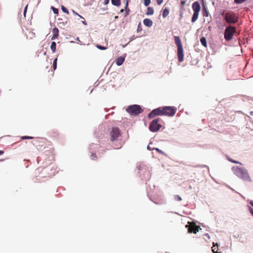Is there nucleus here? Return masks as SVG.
<instances>
[{
    "label": "nucleus",
    "mask_w": 253,
    "mask_h": 253,
    "mask_svg": "<svg viewBox=\"0 0 253 253\" xmlns=\"http://www.w3.org/2000/svg\"><path fill=\"white\" fill-rule=\"evenodd\" d=\"M234 173L239 178L247 182H251L252 179L247 169L239 167H233Z\"/></svg>",
    "instance_id": "obj_1"
},
{
    "label": "nucleus",
    "mask_w": 253,
    "mask_h": 253,
    "mask_svg": "<svg viewBox=\"0 0 253 253\" xmlns=\"http://www.w3.org/2000/svg\"><path fill=\"white\" fill-rule=\"evenodd\" d=\"M175 43L177 46V57L179 62H182L183 61V47L181 43V40L179 37H174Z\"/></svg>",
    "instance_id": "obj_2"
},
{
    "label": "nucleus",
    "mask_w": 253,
    "mask_h": 253,
    "mask_svg": "<svg viewBox=\"0 0 253 253\" xmlns=\"http://www.w3.org/2000/svg\"><path fill=\"white\" fill-rule=\"evenodd\" d=\"M224 19L228 23L235 24L238 22V16L232 11H229L225 13Z\"/></svg>",
    "instance_id": "obj_3"
},
{
    "label": "nucleus",
    "mask_w": 253,
    "mask_h": 253,
    "mask_svg": "<svg viewBox=\"0 0 253 253\" xmlns=\"http://www.w3.org/2000/svg\"><path fill=\"white\" fill-rule=\"evenodd\" d=\"M126 111L130 115L136 116L143 112V110L138 105H133L128 106Z\"/></svg>",
    "instance_id": "obj_4"
},
{
    "label": "nucleus",
    "mask_w": 253,
    "mask_h": 253,
    "mask_svg": "<svg viewBox=\"0 0 253 253\" xmlns=\"http://www.w3.org/2000/svg\"><path fill=\"white\" fill-rule=\"evenodd\" d=\"M236 28L234 26L227 27L224 31V38L227 41H230L233 38L234 34L236 32Z\"/></svg>",
    "instance_id": "obj_5"
},
{
    "label": "nucleus",
    "mask_w": 253,
    "mask_h": 253,
    "mask_svg": "<svg viewBox=\"0 0 253 253\" xmlns=\"http://www.w3.org/2000/svg\"><path fill=\"white\" fill-rule=\"evenodd\" d=\"M161 121V119H157L153 120L149 126L150 131L152 132L158 131L162 126L161 124L159 123Z\"/></svg>",
    "instance_id": "obj_6"
},
{
    "label": "nucleus",
    "mask_w": 253,
    "mask_h": 253,
    "mask_svg": "<svg viewBox=\"0 0 253 253\" xmlns=\"http://www.w3.org/2000/svg\"><path fill=\"white\" fill-rule=\"evenodd\" d=\"M176 111V108L173 106L163 107L164 116H168L170 117L173 116Z\"/></svg>",
    "instance_id": "obj_7"
},
{
    "label": "nucleus",
    "mask_w": 253,
    "mask_h": 253,
    "mask_svg": "<svg viewBox=\"0 0 253 253\" xmlns=\"http://www.w3.org/2000/svg\"><path fill=\"white\" fill-rule=\"evenodd\" d=\"M188 224L186 225L185 227L187 228L188 233L196 234L199 231L200 227L197 225L194 222H188Z\"/></svg>",
    "instance_id": "obj_8"
},
{
    "label": "nucleus",
    "mask_w": 253,
    "mask_h": 253,
    "mask_svg": "<svg viewBox=\"0 0 253 253\" xmlns=\"http://www.w3.org/2000/svg\"><path fill=\"white\" fill-rule=\"evenodd\" d=\"M157 116H164L163 107H159L152 110L149 114L148 118L152 119Z\"/></svg>",
    "instance_id": "obj_9"
},
{
    "label": "nucleus",
    "mask_w": 253,
    "mask_h": 253,
    "mask_svg": "<svg viewBox=\"0 0 253 253\" xmlns=\"http://www.w3.org/2000/svg\"><path fill=\"white\" fill-rule=\"evenodd\" d=\"M121 135L120 129L118 127H113L110 133V139L111 141H114Z\"/></svg>",
    "instance_id": "obj_10"
},
{
    "label": "nucleus",
    "mask_w": 253,
    "mask_h": 253,
    "mask_svg": "<svg viewBox=\"0 0 253 253\" xmlns=\"http://www.w3.org/2000/svg\"><path fill=\"white\" fill-rule=\"evenodd\" d=\"M192 9L194 12L199 13L201 9L200 3L198 1H195L192 4Z\"/></svg>",
    "instance_id": "obj_11"
},
{
    "label": "nucleus",
    "mask_w": 253,
    "mask_h": 253,
    "mask_svg": "<svg viewBox=\"0 0 253 253\" xmlns=\"http://www.w3.org/2000/svg\"><path fill=\"white\" fill-rule=\"evenodd\" d=\"M52 32L53 35L51 38V40H54L57 39L59 36V30L57 28L55 27L52 29Z\"/></svg>",
    "instance_id": "obj_12"
},
{
    "label": "nucleus",
    "mask_w": 253,
    "mask_h": 253,
    "mask_svg": "<svg viewBox=\"0 0 253 253\" xmlns=\"http://www.w3.org/2000/svg\"><path fill=\"white\" fill-rule=\"evenodd\" d=\"M143 23L146 26H147L148 27H150L153 25L152 21L151 19H148V18L144 19L143 20Z\"/></svg>",
    "instance_id": "obj_13"
},
{
    "label": "nucleus",
    "mask_w": 253,
    "mask_h": 253,
    "mask_svg": "<svg viewBox=\"0 0 253 253\" xmlns=\"http://www.w3.org/2000/svg\"><path fill=\"white\" fill-rule=\"evenodd\" d=\"M125 61V57L120 56L118 57L116 60V63L118 66H121L123 64Z\"/></svg>",
    "instance_id": "obj_14"
},
{
    "label": "nucleus",
    "mask_w": 253,
    "mask_h": 253,
    "mask_svg": "<svg viewBox=\"0 0 253 253\" xmlns=\"http://www.w3.org/2000/svg\"><path fill=\"white\" fill-rule=\"evenodd\" d=\"M50 136L53 139H55L59 137V134L57 131H53L50 133Z\"/></svg>",
    "instance_id": "obj_15"
},
{
    "label": "nucleus",
    "mask_w": 253,
    "mask_h": 253,
    "mask_svg": "<svg viewBox=\"0 0 253 253\" xmlns=\"http://www.w3.org/2000/svg\"><path fill=\"white\" fill-rule=\"evenodd\" d=\"M169 14V10L168 8L166 7L163 11V14H162L163 17L164 18H166L168 16Z\"/></svg>",
    "instance_id": "obj_16"
},
{
    "label": "nucleus",
    "mask_w": 253,
    "mask_h": 253,
    "mask_svg": "<svg viewBox=\"0 0 253 253\" xmlns=\"http://www.w3.org/2000/svg\"><path fill=\"white\" fill-rule=\"evenodd\" d=\"M198 16H199V13L194 12L193 15L192 16V20H191L192 22H195L197 20V19L198 18Z\"/></svg>",
    "instance_id": "obj_17"
},
{
    "label": "nucleus",
    "mask_w": 253,
    "mask_h": 253,
    "mask_svg": "<svg viewBox=\"0 0 253 253\" xmlns=\"http://www.w3.org/2000/svg\"><path fill=\"white\" fill-rule=\"evenodd\" d=\"M154 13V9L153 8L151 7H148L147 8V11L146 12V14L149 15H152Z\"/></svg>",
    "instance_id": "obj_18"
},
{
    "label": "nucleus",
    "mask_w": 253,
    "mask_h": 253,
    "mask_svg": "<svg viewBox=\"0 0 253 253\" xmlns=\"http://www.w3.org/2000/svg\"><path fill=\"white\" fill-rule=\"evenodd\" d=\"M56 42H51V45H50V48L52 51V52L54 53L56 51Z\"/></svg>",
    "instance_id": "obj_19"
},
{
    "label": "nucleus",
    "mask_w": 253,
    "mask_h": 253,
    "mask_svg": "<svg viewBox=\"0 0 253 253\" xmlns=\"http://www.w3.org/2000/svg\"><path fill=\"white\" fill-rule=\"evenodd\" d=\"M111 2L112 4L116 6H119L121 4L120 0H111Z\"/></svg>",
    "instance_id": "obj_20"
},
{
    "label": "nucleus",
    "mask_w": 253,
    "mask_h": 253,
    "mask_svg": "<svg viewBox=\"0 0 253 253\" xmlns=\"http://www.w3.org/2000/svg\"><path fill=\"white\" fill-rule=\"evenodd\" d=\"M200 42L203 45H204L205 47H207V41L205 37H202L201 38Z\"/></svg>",
    "instance_id": "obj_21"
},
{
    "label": "nucleus",
    "mask_w": 253,
    "mask_h": 253,
    "mask_svg": "<svg viewBox=\"0 0 253 253\" xmlns=\"http://www.w3.org/2000/svg\"><path fill=\"white\" fill-rule=\"evenodd\" d=\"M217 247H218V245L217 243L215 244V245L213 243V247H212V251L214 253H216L217 252H218V249H217Z\"/></svg>",
    "instance_id": "obj_22"
},
{
    "label": "nucleus",
    "mask_w": 253,
    "mask_h": 253,
    "mask_svg": "<svg viewBox=\"0 0 253 253\" xmlns=\"http://www.w3.org/2000/svg\"><path fill=\"white\" fill-rule=\"evenodd\" d=\"M128 0H127L126 4V6H125V11H126V14L125 16L129 14V9L128 7Z\"/></svg>",
    "instance_id": "obj_23"
},
{
    "label": "nucleus",
    "mask_w": 253,
    "mask_h": 253,
    "mask_svg": "<svg viewBox=\"0 0 253 253\" xmlns=\"http://www.w3.org/2000/svg\"><path fill=\"white\" fill-rule=\"evenodd\" d=\"M57 58H55L54 60V61H53V68L54 70H56V69L57 68Z\"/></svg>",
    "instance_id": "obj_24"
},
{
    "label": "nucleus",
    "mask_w": 253,
    "mask_h": 253,
    "mask_svg": "<svg viewBox=\"0 0 253 253\" xmlns=\"http://www.w3.org/2000/svg\"><path fill=\"white\" fill-rule=\"evenodd\" d=\"M142 30V28L141 24V23H139L137 26V32H141Z\"/></svg>",
    "instance_id": "obj_25"
},
{
    "label": "nucleus",
    "mask_w": 253,
    "mask_h": 253,
    "mask_svg": "<svg viewBox=\"0 0 253 253\" xmlns=\"http://www.w3.org/2000/svg\"><path fill=\"white\" fill-rule=\"evenodd\" d=\"M61 9L64 12H65L67 14L69 13V11H68V9L65 7H64L63 5L61 6Z\"/></svg>",
    "instance_id": "obj_26"
},
{
    "label": "nucleus",
    "mask_w": 253,
    "mask_h": 253,
    "mask_svg": "<svg viewBox=\"0 0 253 253\" xmlns=\"http://www.w3.org/2000/svg\"><path fill=\"white\" fill-rule=\"evenodd\" d=\"M174 199L175 200L177 201H180L182 200L181 198L179 195H175L174 196Z\"/></svg>",
    "instance_id": "obj_27"
},
{
    "label": "nucleus",
    "mask_w": 253,
    "mask_h": 253,
    "mask_svg": "<svg viewBox=\"0 0 253 253\" xmlns=\"http://www.w3.org/2000/svg\"><path fill=\"white\" fill-rule=\"evenodd\" d=\"M151 0H144V4L147 6L150 4Z\"/></svg>",
    "instance_id": "obj_28"
},
{
    "label": "nucleus",
    "mask_w": 253,
    "mask_h": 253,
    "mask_svg": "<svg viewBox=\"0 0 253 253\" xmlns=\"http://www.w3.org/2000/svg\"><path fill=\"white\" fill-rule=\"evenodd\" d=\"M90 158L92 160H96L97 159V156L95 153H92L90 156Z\"/></svg>",
    "instance_id": "obj_29"
},
{
    "label": "nucleus",
    "mask_w": 253,
    "mask_h": 253,
    "mask_svg": "<svg viewBox=\"0 0 253 253\" xmlns=\"http://www.w3.org/2000/svg\"><path fill=\"white\" fill-rule=\"evenodd\" d=\"M96 47H97V48L100 49V50H105L107 48L105 46H101L100 45H96Z\"/></svg>",
    "instance_id": "obj_30"
},
{
    "label": "nucleus",
    "mask_w": 253,
    "mask_h": 253,
    "mask_svg": "<svg viewBox=\"0 0 253 253\" xmlns=\"http://www.w3.org/2000/svg\"><path fill=\"white\" fill-rule=\"evenodd\" d=\"M208 14L209 13L208 11L206 10V8L204 7V11H203V16L205 17H208Z\"/></svg>",
    "instance_id": "obj_31"
},
{
    "label": "nucleus",
    "mask_w": 253,
    "mask_h": 253,
    "mask_svg": "<svg viewBox=\"0 0 253 253\" xmlns=\"http://www.w3.org/2000/svg\"><path fill=\"white\" fill-rule=\"evenodd\" d=\"M33 137L32 136H24L21 137L22 139H32Z\"/></svg>",
    "instance_id": "obj_32"
},
{
    "label": "nucleus",
    "mask_w": 253,
    "mask_h": 253,
    "mask_svg": "<svg viewBox=\"0 0 253 253\" xmlns=\"http://www.w3.org/2000/svg\"><path fill=\"white\" fill-rule=\"evenodd\" d=\"M52 10H53V12L54 14H58V9L54 7H51Z\"/></svg>",
    "instance_id": "obj_33"
},
{
    "label": "nucleus",
    "mask_w": 253,
    "mask_h": 253,
    "mask_svg": "<svg viewBox=\"0 0 253 253\" xmlns=\"http://www.w3.org/2000/svg\"><path fill=\"white\" fill-rule=\"evenodd\" d=\"M228 160L229 161L231 162L232 163H234V164H240V163H239V162L235 161V160H233L231 159H229Z\"/></svg>",
    "instance_id": "obj_34"
},
{
    "label": "nucleus",
    "mask_w": 253,
    "mask_h": 253,
    "mask_svg": "<svg viewBox=\"0 0 253 253\" xmlns=\"http://www.w3.org/2000/svg\"><path fill=\"white\" fill-rule=\"evenodd\" d=\"M27 7H28V5H27L24 8V13H23L24 17H26V12L27 10Z\"/></svg>",
    "instance_id": "obj_35"
},
{
    "label": "nucleus",
    "mask_w": 253,
    "mask_h": 253,
    "mask_svg": "<svg viewBox=\"0 0 253 253\" xmlns=\"http://www.w3.org/2000/svg\"><path fill=\"white\" fill-rule=\"evenodd\" d=\"M163 2V0H157V2L158 5H161Z\"/></svg>",
    "instance_id": "obj_36"
},
{
    "label": "nucleus",
    "mask_w": 253,
    "mask_h": 253,
    "mask_svg": "<svg viewBox=\"0 0 253 253\" xmlns=\"http://www.w3.org/2000/svg\"><path fill=\"white\" fill-rule=\"evenodd\" d=\"M180 3H181V7H183L184 5V4H185V1L182 0V1H181Z\"/></svg>",
    "instance_id": "obj_37"
},
{
    "label": "nucleus",
    "mask_w": 253,
    "mask_h": 253,
    "mask_svg": "<svg viewBox=\"0 0 253 253\" xmlns=\"http://www.w3.org/2000/svg\"><path fill=\"white\" fill-rule=\"evenodd\" d=\"M109 1V0H104V4L106 5L108 3Z\"/></svg>",
    "instance_id": "obj_38"
},
{
    "label": "nucleus",
    "mask_w": 253,
    "mask_h": 253,
    "mask_svg": "<svg viewBox=\"0 0 253 253\" xmlns=\"http://www.w3.org/2000/svg\"><path fill=\"white\" fill-rule=\"evenodd\" d=\"M250 212L253 215V209L252 208H250Z\"/></svg>",
    "instance_id": "obj_39"
},
{
    "label": "nucleus",
    "mask_w": 253,
    "mask_h": 253,
    "mask_svg": "<svg viewBox=\"0 0 253 253\" xmlns=\"http://www.w3.org/2000/svg\"><path fill=\"white\" fill-rule=\"evenodd\" d=\"M155 150H156L157 152H158L159 153H161V152H162V151H161L160 150H159L158 148H155Z\"/></svg>",
    "instance_id": "obj_40"
},
{
    "label": "nucleus",
    "mask_w": 253,
    "mask_h": 253,
    "mask_svg": "<svg viewBox=\"0 0 253 253\" xmlns=\"http://www.w3.org/2000/svg\"><path fill=\"white\" fill-rule=\"evenodd\" d=\"M72 11H73V13H74V14L76 15H78V13H77L75 11L72 10Z\"/></svg>",
    "instance_id": "obj_41"
},
{
    "label": "nucleus",
    "mask_w": 253,
    "mask_h": 253,
    "mask_svg": "<svg viewBox=\"0 0 253 253\" xmlns=\"http://www.w3.org/2000/svg\"><path fill=\"white\" fill-rule=\"evenodd\" d=\"M83 23L85 25H87V23L86 22V21L84 20V21H83Z\"/></svg>",
    "instance_id": "obj_42"
},
{
    "label": "nucleus",
    "mask_w": 253,
    "mask_h": 253,
    "mask_svg": "<svg viewBox=\"0 0 253 253\" xmlns=\"http://www.w3.org/2000/svg\"><path fill=\"white\" fill-rule=\"evenodd\" d=\"M4 153V151H0V155L3 154Z\"/></svg>",
    "instance_id": "obj_43"
},
{
    "label": "nucleus",
    "mask_w": 253,
    "mask_h": 253,
    "mask_svg": "<svg viewBox=\"0 0 253 253\" xmlns=\"http://www.w3.org/2000/svg\"><path fill=\"white\" fill-rule=\"evenodd\" d=\"M250 204H251V205H252L253 207V201H250Z\"/></svg>",
    "instance_id": "obj_44"
},
{
    "label": "nucleus",
    "mask_w": 253,
    "mask_h": 253,
    "mask_svg": "<svg viewBox=\"0 0 253 253\" xmlns=\"http://www.w3.org/2000/svg\"><path fill=\"white\" fill-rule=\"evenodd\" d=\"M78 15L79 17H80V18H83V19H84V17H82L81 15H80V14H78V15Z\"/></svg>",
    "instance_id": "obj_45"
},
{
    "label": "nucleus",
    "mask_w": 253,
    "mask_h": 253,
    "mask_svg": "<svg viewBox=\"0 0 253 253\" xmlns=\"http://www.w3.org/2000/svg\"><path fill=\"white\" fill-rule=\"evenodd\" d=\"M101 147L99 145H96V147H95V148H100Z\"/></svg>",
    "instance_id": "obj_46"
},
{
    "label": "nucleus",
    "mask_w": 253,
    "mask_h": 253,
    "mask_svg": "<svg viewBox=\"0 0 253 253\" xmlns=\"http://www.w3.org/2000/svg\"><path fill=\"white\" fill-rule=\"evenodd\" d=\"M250 115L253 116V111L250 112Z\"/></svg>",
    "instance_id": "obj_47"
},
{
    "label": "nucleus",
    "mask_w": 253,
    "mask_h": 253,
    "mask_svg": "<svg viewBox=\"0 0 253 253\" xmlns=\"http://www.w3.org/2000/svg\"><path fill=\"white\" fill-rule=\"evenodd\" d=\"M124 10L123 9H121V12H123L124 11Z\"/></svg>",
    "instance_id": "obj_48"
},
{
    "label": "nucleus",
    "mask_w": 253,
    "mask_h": 253,
    "mask_svg": "<svg viewBox=\"0 0 253 253\" xmlns=\"http://www.w3.org/2000/svg\"><path fill=\"white\" fill-rule=\"evenodd\" d=\"M147 148H148V149H149L150 147H149V146H148V147H147Z\"/></svg>",
    "instance_id": "obj_49"
},
{
    "label": "nucleus",
    "mask_w": 253,
    "mask_h": 253,
    "mask_svg": "<svg viewBox=\"0 0 253 253\" xmlns=\"http://www.w3.org/2000/svg\"><path fill=\"white\" fill-rule=\"evenodd\" d=\"M216 253H221V252H217Z\"/></svg>",
    "instance_id": "obj_50"
}]
</instances>
